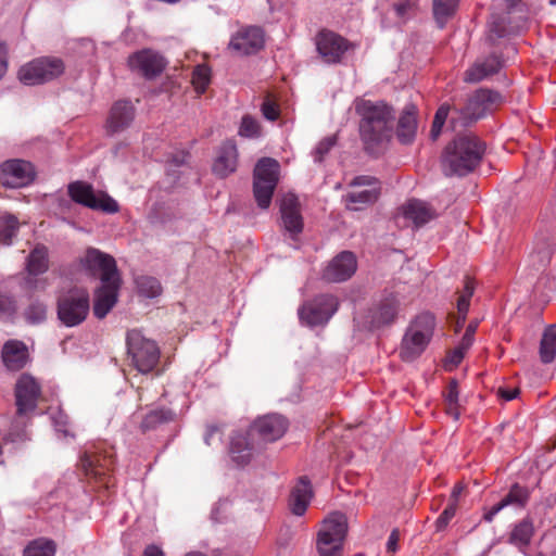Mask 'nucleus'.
Instances as JSON below:
<instances>
[{
	"label": "nucleus",
	"instance_id": "1",
	"mask_svg": "<svg viewBox=\"0 0 556 556\" xmlns=\"http://www.w3.org/2000/svg\"><path fill=\"white\" fill-rule=\"evenodd\" d=\"M504 102V98L497 91L489 89L477 90L467 101L463 110H453L447 104H442L435 112L430 135L437 139L448 118L451 128L458 131V128L466 127L472 122L484 117L486 114L497 110Z\"/></svg>",
	"mask_w": 556,
	"mask_h": 556
},
{
	"label": "nucleus",
	"instance_id": "2",
	"mask_svg": "<svg viewBox=\"0 0 556 556\" xmlns=\"http://www.w3.org/2000/svg\"><path fill=\"white\" fill-rule=\"evenodd\" d=\"M355 113L359 117L358 129L362 139H391L394 131L395 111L386 101L356 98Z\"/></svg>",
	"mask_w": 556,
	"mask_h": 556
},
{
	"label": "nucleus",
	"instance_id": "3",
	"mask_svg": "<svg viewBox=\"0 0 556 556\" xmlns=\"http://www.w3.org/2000/svg\"><path fill=\"white\" fill-rule=\"evenodd\" d=\"M485 152L484 141H448L441 155L445 176H465L481 162Z\"/></svg>",
	"mask_w": 556,
	"mask_h": 556
},
{
	"label": "nucleus",
	"instance_id": "4",
	"mask_svg": "<svg viewBox=\"0 0 556 556\" xmlns=\"http://www.w3.org/2000/svg\"><path fill=\"white\" fill-rule=\"evenodd\" d=\"M435 328V317L426 312L418 315L407 328L401 344L400 356L405 362L419 357L429 344Z\"/></svg>",
	"mask_w": 556,
	"mask_h": 556
},
{
	"label": "nucleus",
	"instance_id": "5",
	"mask_svg": "<svg viewBox=\"0 0 556 556\" xmlns=\"http://www.w3.org/2000/svg\"><path fill=\"white\" fill-rule=\"evenodd\" d=\"M89 309L90 299L86 289L72 288L61 292L58 296V318L67 327L80 325L88 316Z\"/></svg>",
	"mask_w": 556,
	"mask_h": 556
},
{
	"label": "nucleus",
	"instance_id": "6",
	"mask_svg": "<svg viewBox=\"0 0 556 556\" xmlns=\"http://www.w3.org/2000/svg\"><path fill=\"white\" fill-rule=\"evenodd\" d=\"M348 533L345 515L334 511L323 522L318 532L317 549L319 556H342L343 542Z\"/></svg>",
	"mask_w": 556,
	"mask_h": 556
},
{
	"label": "nucleus",
	"instance_id": "7",
	"mask_svg": "<svg viewBox=\"0 0 556 556\" xmlns=\"http://www.w3.org/2000/svg\"><path fill=\"white\" fill-rule=\"evenodd\" d=\"M279 163L271 157L258 160L253 172V194L261 208H268L279 181Z\"/></svg>",
	"mask_w": 556,
	"mask_h": 556
},
{
	"label": "nucleus",
	"instance_id": "8",
	"mask_svg": "<svg viewBox=\"0 0 556 556\" xmlns=\"http://www.w3.org/2000/svg\"><path fill=\"white\" fill-rule=\"evenodd\" d=\"M64 70V62L60 58L41 56L23 65L17 75L24 85L35 86L60 77Z\"/></svg>",
	"mask_w": 556,
	"mask_h": 556
},
{
	"label": "nucleus",
	"instance_id": "9",
	"mask_svg": "<svg viewBox=\"0 0 556 556\" xmlns=\"http://www.w3.org/2000/svg\"><path fill=\"white\" fill-rule=\"evenodd\" d=\"M127 350L132 365L142 374L153 370L160 358V350L156 343L144 338L137 330L127 333Z\"/></svg>",
	"mask_w": 556,
	"mask_h": 556
},
{
	"label": "nucleus",
	"instance_id": "10",
	"mask_svg": "<svg viewBox=\"0 0 556 556\" xmlns=\"http://www.w3.org/2000/svg\"><path fill=\"white\" fill-rule=\"evenodd\" d=\"M71 199L84 206L104 213H116L119 210L117 202L104 192L96 193L92 186L84 181L68 185Z\"/></svg>",
	"mask_w": 556,
	"mask_h": 556
},
{
	"label": "nucleus",
	"instance_id": "11",
	"mask_svg": "<svg viewBox=\"0 0 556 556\" xmlns=\"http://www.w3.org/2000/svg\"><path fill=\"white\" fill-rule=\"evenodd\" d=\"M80 264L88 275L99 277L101 282L106 283L121 278L114 257L98 249H87Z\"/></svg>",
	"mask_w": 556,
	"mask_h": 556
},
{
	"label": "nucleus",
	"instance_id": "12",
	"mask_svg": "<svg viewBox=\"0 0 556 556\" xmlns=\"http://www.w3.org/2000/svg\"><path fill=\"white\" fill-rule=\"evenodd\" d=\"M338 300L331 294H320L302 305L299 316L308 326L326 324L338 309Z\"/></svg>",
	"mask_w": 556,
	"mask_h": 556
},
{
	"label": "nucleus",
	"instance_id": "13",
	"mask_svg": "<svg viewBox=\"0 0 556 556\" xmlns=\"http://www.w3.org/2000/svg\"><path fill=\"white\" fill-rule=\"evenodd\" d=\"M280 225L285 232L293 240L302 233L304 220L301 214V204L294 193H286L279 200Z\"/></svg>",
	"mask_w": 556,
	"mask_h": 556
},
{
	"label": "nucleus",
	"instance_id": "14",
	"mask_svg": "<svg viewBox=\"0 0 556 556\" xmlns=\"http://www.w3.org/2000/svg\"><path fill=\"white\" fill-rule=\"evenodd\" d=\"M35 178V170L29 162L13 159L0 166V182L7 188H21L29 185Z\"/></svg>",
	"mask_w": 556,
	"mask_h": 556
},
{
	"label": "nucleus",
	"instance_id": "15",
	"mask_svg": "<svg viewBox=\"0 0 556 556\" xmlns=\"http://www.w3.org/2000/svg\"><path fill=\"white\" fill-rule=\"evenodd\" d=\"M128 66L147 79L161 75L166 67L165 59L151 49L137 51L128 56Z\"/></svg>",
	"mask_w": 556,
	"mask_h": 556
},
{
	"label": "nucleus",
	"instance_id": "16",
	"mask_svg": "<svg viewBox=\"0 0 556 556\" xmlns=\"http://www.w3.org/2000/svg\"><path fill=\"white\" fill-rule=\"evenodd\" d=\"M39 396L40 387L37 381L30 375L23 374L15 386L17 417L33 413L37 407Z\"/></svg>",
	"mask_w": 556,
	"mask_h": 556
},
{
	"label": "nucleus",
	"instance_id": "17",
	"mask_svg": "<svg viewBox=\"0 0 556 556\" xmlns=\"http://www.w3.org/2000/svg\"><path fill=\"white\" fill-rule=\"evenodd\" d=\"M288 426L289 422L282 415L268 414L253 421L250 433L263 442H274L286 433Z\"/></svg>",
	"mask_w": 556,
	"mask_h": 556
},
{
	"label": "nucleus",
	"instance_id": "18",
	"mask_svg": "<svg viewBox=\"0 0 556 556\" xmlns=\"http://www.w3.org/2000/svg\"><path fill=\"white\" fill-rule=\"evenodd\" d=\"M316 47L325 62L338 63L349 50L350 42L333 31L321 30L316 37Z\"/></svg>",
	"mask_w": 556,
	"mask_h": 556
},
{
	"label": "nucleus",
	"instance_id": "19",
	"mask_svg": "<svg viewBox=\"0 0 556 556\" xmlns=\"http://www.w3.org/2000/svg\"><path fill=\"white\" fill-rule=\"evenodd\" d=\"M356 268L355 255L350 251H343L324 269L323 279L327 282H341L351 278Z\"/></svg>",
	"mask_w": 556,
	"mask_h": 556
},
{
	"label": "nucleus",
	"instance_id": "20",
	"mask_svg": "<svg viewBox=\"0 0 556 556\" xmlns=\"http://www.w3.org/2000/svg\"><path fill=\"white\" fill-rule=\"evenodd\" d=\"M264 34L260 27L251 26L239 30L230 40L229 48L240 54H253L263 48Z\"/></svg>",
	"mask_w": 556,
	"mask_h": 556
},
{
	"label": "nucleus",
	"instance_id": "21",
	"mask_svg": "<svg viewBox=\"0 0 556 556\" xmlns=\"http://www.w3.org/2000/svg\"><path fill=\"white\" fill-rule=\"evenodd\" d=\"M121 283V278H115V280L106 283L101 282V286L96 290L93 314L97 318H104L116 304Z\"/></svg>",
	"mask_w": 556,
	"mask_h": 556
},
{
	"label": "nucleus",
	"instance_id": "22",
	"mask_svg": "<svg viewBox=\"0 0 556 556\" xmlns=\"http://www.w3.org/2000/svg\"><path fill=\"white\" fill-rule=\"evenodd\" d=\"M313 497V489L306 476L300 477L289 496V508L295 516L305 514Z\"/></svg>",
	"mask_w": 556,
	"mask_h": 556
},
{
	"label": "nucleus",
	"instance_id": "23",
	"mask_svg": "<svg viewBox=\"0 0 556 556\" xmlns=\"http://www.w3.org/2000/svg\"><path fill=\"white\" fill-rule=\"evenodd\" d=\"M80 467L87 477L104 481L111 470L112 460L97 453L84 452L80 456Z\"/></svg>",
	"mask_w": 556,
	"mask_h": 556
},
{
	"label": "nucleus",
	"instance_id": "24",
	"mask_svg": "<svg viewBox=\"0 0 556 556\" xmlns=\"http://www.w3.org/2000/svg\"><path fill=\"white\" fill-rule=\"evenodd\" d=\"M135 109L128 101H118L112 109L108 118L106 127L111 135L127 128L134 119Z\"/></svg>",
	"mask_w": 556,
	"mask_h": 556
},
{
	"label": "nucleus",
	"instance_id": "25",
	"mask_svg": "<svg viewBox=\"0 0 556 556\" xmlns=\"http://www.w3.org/2000/svg\"><path fill=\"white\" fill-rule=\"evenodd\" d=\"M529 500V490L525 486L515 483L510 486L509 492L494 505L491 509L486 510L483 519L488 522L493 520V517L508 505H515L523 508Z\"/></svg>",
	"mask_w": 556,
	"mask_h": 556
},
{
	"label": "nucleus",
	"instance_id": "26",
	"mask_svg": "<svg viewBox=\"0 0 556 556\" xmlns=\"http://www.w3.org/2000/svg\"><path fill=\"white\" fill-rule=\"evenodd\" d=\"M418 113L419 112L416 104H405L399 115L395 129L399 139H414L417 136Z\"/></svg>",
	"mask_w": 556,
	"mask_h": 556
},
{
	"label": "nucleus",
	"instance_id": "27",
	"mask_svg": "<svg viewBox=\"0 0 556 556\" xmlns=\"http://www.w3.org/2000/svg\"><path fill=\"white\" fill-rule=\"evenodd\" d=\"M237 163V147L232 142L228 141L223 144L218 151V154L213 164V173L220 178H225L236 170Z\"/></svg>",
	"mask_w": 556,
	"mask_h": 556
},
{
	"label": "nucleus",
	"instance_id": "28",
	"mask_svg": "<svg viewBox=\"0 0 556 556\" xmlns=\"http://www.w3.org/2000/svg\"><path fill=\"white\" fill-rule=\"evenodd\" d=\"M2 359L8 369L17 371L28 361V350L21 341H8L2 349Z\"/></svg>",
	"mask_w": 556,
	"mask_h": 556
},
{
	"label": "nucleus",
	"instance_id": "29",
	"mask_svg": "<svg viewBox=\"0 0 556 556\" xmlns=\"http://www.w3.org/2000/svg\"><path fill=\"white\" fill-rule=\"evenodd\" d=\"M502 67V61L497 55H489L483 61H477L465 72V81L478 83L485 77L496 74Z\"/></svg>",
	"mask_w": 556,
	"mask_h": 556
},
{
	"label": "nucleus",
	"instance_id": "30",
	"mask_svg": "<svg viewBox=\"0 0 556 556\" xmlns=\"http://www.w3.org/2000/svg\"><path fill=\"white\" fill-rule=\"evenodd\" d=\"M399 306L400 302L395 295H387L380 301L376 309L372 312V326L380 327L393 323L397 315Z\"/></svg>",
	"mask_w": 556,
	"mask_h": 556
},
{
	"label": "nucleus",
	"instance_id": "31",
	"mask_svg": "<svg viewBox=\"0 0 556 556\" xmlns=\"http://www.w3.org/2000/svg\"><path fill=\"white\" fill-rule=\"evenodd\" d=\"M403 215L405 218L410 219L416 227H421L437 217L435 211L426 202L415 199L409 200L403 206Z\"/></svg>",
	"mask_w": 556,
	"mask_h": 556
},
{
	"label": "nucleus",
	"instance_id": "32",
	"mask_svg": "<svg viewBox=\"0 0 556 556\" xmlns=\"http://www.w3.org/2000/svg\"><path fill=\"white\" fill-rule=\"evenodd\" d=\"M380 197V188H372L369 190L349 192L345 197L346 207L349 210L358 211L365 205L374 204Z\"/></svg>",
	"mask_w": 556,
	"mask_h": 556
},
{
	"label": "nucleus",
	"instance_id": "33",
	"mask_svg": "<svg viewBox=\"0 0 556 556\" xmlns=\"http://www.w3.org/2000/svg\"><path fill=\"white\" fill-rule=\"evenodd\" d=\"M540 359L543 364L552 363L556 357V324L545 328L539 349Z\"/></svg>",
	"mask_w": 556,
	"mask_h": 556
},
{
	"label": "nucleus",
	"instance_id": "34",
	"mask_svg": "<svg viewBox=\"0 0 556 556\" xmlns=\"http://www.w3.org/2000/svg\"><path fill=\"white\" fill-rule=\"evenodd\" d=\"M48 268V250L43 245H37L27 257L26 270L30 276H38L46 273Z\"/></svg>",
	"mask_w": 556,
	"mask_h": 556
},
{
	"label": "nucleus",
	"instance_id": "35",
	"mask_svg": "<svg viewBox=\"0 0 556 556\" xmlns=\"http://www.w3.org/2000/svg\"><path fill=\"white\" fill-rule=\"evenodd\" d=\"M252 455L253 448L244 435H236L231 440L230 456L236 464L239 466L248 465L252 459Z\"/></svg>",
	"mask_w": 556,
	"mask_h": 556
},
{
	"label": "nucleus",
	"instance_id": "36",
	"mask_svg": "<svg viewBox=\"0 0 556 556\" xmlns=\"http://www.w3.org/2000/svg\"><path fill=\"white\" fill-rule=\"evenodd\" d=\"M459 0H433V16L440 28L455 14Z\"/></svg>",
	"mask_w": 556,
	"mask_h": 556
},
{
	"label": "nucleus",
	"instance_id": "37",
	"mask_svg": "<svg viewBox=\"0 0 556 556\" xmlns=\"http://www.w3.org/2000/svg\"><path fill=\"white\" fill-rule=\"evenodd\" d=\"M520 26H513L508 23L506 15H492L490 22V39L495 40L507 35L519 31Z\"/></svg>",
	"mask_w": 556,
	"mask_h": 556
},
{
	"label": "nucleus",
	"instance_id": "38",
	"mask_svg": "<svg viewBox=\"0 0 556 556\" xmlns=\"http://www.w3.org/2000/svg\"><path fill=\"white\" fill-rule=\"evenodd\" d=\"M175 414L165 408L154 409L146 415L141 422V429L143 431L153 429L161 424L168 422L174 419Z\"/></svg>",
	"mask_w": 556,
	"mask_h": 556
},
{
	"label": "nucleus",
	"instance_id": "39",
	"mask_svg": "<svg viewBox=\"0 0 556 556\" xmlns=\"http://www.w3.org/2000/svg\"><path fill=\"white\" fill-rule=\"evenodd\" d=\"M533 535V526L529 520L519 522L510 533L509 541L513 544L525 546L528 545Z\"/></svg>",
	"mask_w": 556,
	"mask_h": 556
},
{
	"label": "nucleus",
	"instance_id": "40",
	"mask_svg": "<svg viewBox=\"0 0 556 556\" xmlns=\"http://www.w3.org/2000/svg\"><path fill=\"white\" fill-rule=\"evenodd\" d=\"M136 286L139 294L144 298H155L162 292V287L154 277L140 276L136 279Z\"/></svg>",
	"mask_w": 556,
	"mask_h": 556
},
{
	"label": "nucleus",
	"instance_id": "41",
	"mask_svg": "<svg viewBox=\"0 0 556 556\" xmlns=\"http://www.w3.org/2000/svg\"><path fill=\"white\" fill-rule=\"evenodd\" d=\"M191 83L199 94L204 93L211 83V68L205 64L197 65L192 71Z\"/></svg>",
	"mask_w": 556,
	"mask_h": 556
},
{
	"label": "nucleus",
	"instance_id": "42",
	"mask_svg": "<svg viewBox=\"0 0 556 556\" xmlns=\"http://www.w3.org/2000/svg\"><path fill=\"white\" fill-rule=\"evenodd\" d=\"M54 553L55 545L52 541L38 539L25 547L23 556H53Z\"/></svg>",
	"mask_w": 556,
	"mask_h": 556
},
{
	"label": "nucleus",
	"instance_id": "43",
	"mask_svg": "<svg viewBox=\"0 0 556 556\" xmlns=\"http://www.w3.org/2000/svg\"><path fill=\"white\" fill-rule=\"evenodd\" d=\"M458 383L455 379H452L448 383L447 393L445 394L446 402V414L453 416L455 420H458L460 413L458 410Z\"/></svg>",
	"mask_w": 556,
	"mask_h": 556
},
{
	"label": "nucleus",
	"instance_id": "44",
	"mask_svg": "<svg viewBox=\"0 0 556 556\" xmlns=\"http://www.w3.org/2000/svg\"><path fill=\"white\" fill-rule=\"evenodd\" d=\"M17 229L18 220L15 216L9 215L4 217L3 225L0 227V243L10 244Z\"/></svg>",
	"mask_w": 556,
	"mask_h": 556
},
{
	"label": "nucleus",
	"instance_id": "45",
	"mask_svg": "<svg viewBox=\"0 0 556 556\" xmlns=\"http://www.w3.org/2000/svg\"><path fill=\"white\" fill-rule=\"evenodd\" d=\"M25 318L31 324H39L47 317V306L42 302L34 301L25 309Z\"/></svg>",
	"mask_w": 556,
	"mask_h": 556
},
{
	"label": "nucleus",
	"instance_id": "46",
	"mask_svg": "<svg viewBox=\"0 0 556 556\" xmlns=\"http://www.w3.org/2000/svg\"><path fill=\"white\" fill-rule=\"evenodd\" d=\"M473 290H475V282L471 278L467 277L466 281H465V287H464L463 293L460 294V296L458 298V301H457V311L459 314L468 313L469 303H470L469 301L473 294Z\"/></svg>",
	"mask_w": 556,
	"mask_h": 556
},
{
	"label": "nucleus",
	"instance_id": "47",
	"mask_svg": "<svg viewBox=\"0 0 556 556\" xmlns=\"http://www.w3.org/2000/svg\"><path fill=\"white\" fill-rule=\"evenodd\" d=\"M393 8L396 16L405 23L415 14L417 4L413 0H401L394 3Z\"/></svg>",
	"mask_w": 556,
	"mask_h": 556
},
{
	"label": "nucleus",
	"instance_id": "48",
	"mask_svg": "<svg viewBox=\"0 0 556 556\" xmlns=\"http://www.w3.org/2000/svg\"><path fill=\"white\" fill-rule=\"evenodd\" d=\"M239 135L241 137H257L260 136V124L258 122L250 116L245 115L242 117Z\"/></svg>",
	"mask_w": 556,
	"mask_h": 556
},
{
	"label": "nucleus",
	"instance_id": "49",
	"mask_svg": "<svg viewBox=\"0 0 556 556\" xmlns=\"http://www.w3.org/2000/svg\"><path fill=\"white\" fill-rule=\"evenodd\" d=\"M388 141H365L364 151L372 159H378L388 150Z\"/></svg>",
	"mask_w": 556,
	"mask_h": 556
},
{
	"label": "nucleus",
	"instance_id": "50",
	"mask_svg": "<svg viewBox=\"0 0 556 556\" xmlns=\"http://www.w3.org/2000/svg\"><path fill=\"white\" fill-rule=\"evenodd\" d=\"M468 349L463 348L462 344H459L455 350H453L448 356L446 357L445 362V368L451 370L459 365V363L463 361L465 352Z\"/></svg>",
	"mask_w": 556,
	"mask_h": 556
},
{
	"label": "nucleus",
	"instance_id": "51",
	"mask_svg": "<svg viewBox=\"0 0 556 556\" xmlns=\"http://www.w3.org/2000/svg\"><path fill=\"white\" fill-rule=\"evenodd\" d=\"M16 312V304L13 298L0 293V315L12 316Z\"/></svg>",
	"mask_w": 556,
	"mask_h": 556
},
{
	"label": "nucleus",
	"instance_id": "52",
	"mask_svg": "<svg viewBox=\"0 0 556 556\" xmlns=\"http://www.w3.org/2000/svg\"><path fill=\"white\" fill-rule=\"evenodd\" d=\"M457 506L455 503H450L448 506L443 510L437 520V527L439 530L446 527L448 521L454 517Z\"/></svg>",
	"mask_w": 556,
	"mask_h": 556
},
{
	"label": "nucleus",
	"instance_id": "53",
	"mask_svg": "<svg viewBox=\"0 0 556 556\" xmlns=\"http://www.w3.org/2000/svg\"><path fill=\"white\" fill-rule=\"evenodd\" d=\"M262 112H263V115L269 119V121H275L278 118L279 116V108L278 105L269 100V99H266L263 104H262Z\"/></svg>",
	"mask_w": 556,
	"mask_h": 556
},
{
	"label": "nucleus",
	"instance_id": "54",
	"mask_svg": "<svg viewBox=\"0 0 556 556\" xmlns=\"http://www.w3.org/2000/svg\"><path fill=\"white\" fill-rule=\"evenodd\" d=\"M478 327V321L472 320L466 328L465 334L462 338L460 344L463 348L469 349L473 343V336Z\"/></svg>",
	"mask_w": 556,
	"mask_h": 556
},
{
	"label": "nucleus",
	"instance_id": "55",
	"mask_svg": "<svg viewBox=\"0 0 556 556\" xmlns=\"http://www.w3.org/2000/svg\"><path fill=\"white\" fill-rule=\"evenodd\" d=\"M189 159H190V153L186 150H181L176 153H172L168 156L167 162L174 166H181V165L188 164Z\"/></svg>",
	"mask_w": 556,
	"mask_h": 556
},
{
	"label": "nucleus",
	"instance_id": "56",
	"mask_svg": "<svg viewBox=\"0 0 556 556\" xmlns=\"http://www.w3.org/2000/svg\"><path fill=\"white\" fill-rule=\"evenodd\" d=\"M336 141H319L315 148L314 156L315 161L320 162L324 156L330 151Z\"/></svg>",
	"mask_w": 556,
	"mask_h": 556
},
{
	"label": "nucleus",
	"instance_id": "57",
	"mask_svg": "<svg viewBox=\"0 0 556 556\" xmlns=\"http://www.w3.org/2000/svg\"><path fill=\"white\" fill-rule=\"evenodd\" d=\"M553 245L545 242V238H540L536 243L538 254L541 255V261H547L551 256Z\"/></svg>",
	"mask_w": 556,
	"mask_h": 556
},
{
	"label": "nucleus",
	"instance_id": "58",
	"mask_svg": "<svg viewBox=\"0 0 556 556\" xmlns=\"http://www.w3.org/2000/svg\"><path fill=\"white\" fill-rule=\"evenodd\" d=\"M519 393H520L519 388L508 390V389L501 387L496 391L497 396H500L501 399H503L505 401H511V400L516 399L519 395Z\"/></svg>",
	"mask_w": 556,
	"mask_h": 556
},
{
	"label": "nucleus",
	"instance_id": "59",
	"mask_svg": "<svg viewBox=\"0 0 556 556\" xmlns=\"http://www.w3.org/2000/svg\"><path fill=\"white\" fill-rule=\"evenodd\" d=\"M39 285H41L40 286L41 289L45 288V282L43 281L37 279L36 276H30L27 273V276L24 279V287H25V289L34 291V290L39 288Z\"/></svg>",
	"mask_w": 556,
	"mask_h": 556
},
{
	"label": "nucleus",
	"instance_id": "60",
	"mask_svg": "<svg viewBox=\"0 0 556 556\" xmlns=\"http://www.w3.org/2000/svg\"><path fill=\"white\" fill-rule=\"evenodd\" d=\"M216 441H220V430L216 426H208L205 434V442L211 445Z\"/></svg>",
	"mask_w": 556,
	"mask_h": 556
},
{
	"label": "nucleus",
	"instance_id": "61",
	"mask_svg": "<svg viewBox=\"0 0 556 556\" xmlns=\"http://www.w3.org/2000/svg\"><path fill=\"white\" fill-rule=\"evenodd\" d=\"M377 184V179L372 176H357L350 182L351 187L356 186H372Z\"/></svg>",
	"mask_w": 556,
	"mask_h": 556
},
{
	"label": "nucleus",
	"instance_id": "62",
	"mask_svg": "<svg viewBox=\"0 0 556 556\" xmlns=\"http://www.w3.org/2000/svg\"><path fill=\"white\" fill-rule=\"evenodd\" d=\"M8 49L4 42L0 43V79L4 76L8 70L7 61Z\"/></svg>",
	"mask_w": 556,
	"mask_h": 556
},
{
	"label": "nucleus",
	"instance_id": "63",
	"mask_svg": "<svg viewBox=\"0 0 556 556\" xmlns=\"http://www.w3.org/2000/svg\"><path fill=\"white\" fill-rule=\"evenodd\" d=\"M400 540V532L397 529L392 530L388 543H387V549L388 552L394 553L397 549V543Z\"/></svg>",
	"mask_w": 556,
	"mask_h": 556
},
{
	"label": "nucleus",
	"instance_id": "64",
	"mask_svg": "<svg viewBox=\"0 0 556 556\" xmlns=\"http://www.w3.org/2000/svg\"><path fill=\"white\" fill-rule=\"evenodd\" d=\"M142 556H164V553L159 546L151 544L144 548Z\"/></svg>",
	"mask_w": 556,
	"mask_h": 556
}]
</instances>
